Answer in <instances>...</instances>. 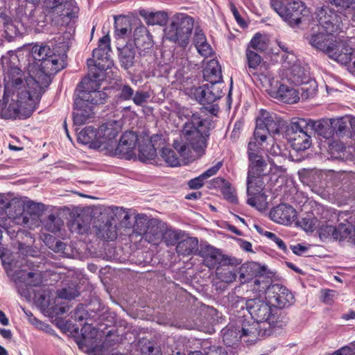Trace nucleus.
<instances>
[{
  "label": "nucleus",
  "mask_w": 355,
  "mask_h": 355,
  "mask_svg": "<svg viewBox=\"0 0 355 355\" xmlns=\"http://www.w3.org/2000/svg\"><path fill=\"white\" fill-rule=\"evenodd\" d=\"M77 12L73 15H64L65 11L59 13L53 12L47 10L49 12L53 15H57L53 19L55 24L60 26V31L62 35L58 36V54L51 55L50 58L44 60L41 62H37L38 70L35 73V77H31L26 79V84L29 89L36 92V96H42L45 92V89L51 83V77L56 74L58 71L64 69L66 66L65 58L67 52L69 50V43L73 37L74 33L73 23L71 20L78 17L79 8L74 0H72Z\"/></svg>",
  "instance_id": "f257e3e1"
},
{
  "label": "nucleus",
  "mask_w": 355,
  "mask_h": 355,
  "mask_svg": "<svg viewBox=\"0 0 355 355\" xmlns=\"http://www.w3.org/2000/svg\"><path fill=\"white\" fill-rule=\"evenodd\" d=\"M180 119H187L180 140L173 142L174 148L184 159L192 160L205 153L210 131L215 128L211 116H205L186 107L178 109Z\"/></svg>",
  "instance_id": "f03ea898"
},
{
  "label": "nucleus",
  "mask_w": 355,
  "mask_h": 355,
  "mask_svg": "<svg viewBox=\"0 0 355 355\" xmlns=\"http://www.w3.org/2000/svg\"><path fill=\"white\" fill-rule=\"evenodd\" d=\"M29 89L18 92L4 90L3 98L0 100V117L14 119L30 117L41 96L37 97L36 92Z\"/></svg>",
  "instance_id": "7ed1b4c3"
},
{
  "label": "nucleus",
  "mask_w": 355,
  "mask_h": 355,
  "mask_svg": "<svg viewBox=\"0 0 355 355\" xmlns=\"http://www.w3.org/2000/svg\"><path fill=\"white\" fill-rule=\"evenodd\" d=\"M307 39L313 47L327 53L329 58L342 64H347L352 60L354 49L346 42L336 40L334 34L312 28Z\"/></svg>",
  "instance_id": "20e7f679"
},
{
  "label": "nucleus",
  "mask_w": 355,
  "mask_h": 355,
  "mask_svg": "<svg viewBox=\"0 0 355 355\" xmlns=\"http://www.w3.org/2000/svg\"><path fill=\"white\" fill-rule=\"evenodd\" d=\"M46 206L42 203L35 202L32 200H28L22 207L19 202L15 200H8L4 194L0 193V221L5 222L8 219L16 220L23 212L25 216L23 217L22 222H28L29 215L33 220H37L45 210Z\"/></svg>",
  "instance_id": "39448f33"
},
{
  "label": "nucleus",
  "mask_w": 355,
  "mask_h": 355,
  "mask_svg": "<svg viewBox=\"0 0 355 355\" xmlns=\"http://www.w3.org/2000/svg\"><path fill=\"white\" fill-rule=\"evenodd\" d=\"M1 64L6 91L17 92L30 90L26 84V79L31 76H25L21 69L18 56L13 52H8L1 58Z\"/></svg>",
  "instance_id": "423d86ee"
},
{
  "label": "nucleus",
  "mask_w": 355,
  "mask_h": 355,
  "mask_svg": "<svg viewBox=\"0 0 355 355\" xmlns=\"http://www.w3.org/2000/svg\"><path fill=\"white\" fill-rule=\"evenodd\" d=\"M194 20L187 14L179 13L174 15L170 24L164 30L166 40L187 46L193 28Z\"/></svg>",
  "instance_id": "0eeeda50"
},
{
  "label": "nucleus",
  "mask_w": 355,
  "mask_h": 355,
  "mask_svg": "<svg viewBox=\"0 0 355 355\" xmlns=\"http://www.w3.org/2000/svg\"><path fill=\"white\" fill-rule=\"evenodd\" d=\"M164 225L166 223H132L131 227H125L121 234L128 235L131 243L144 239L150 243L157 245L162 241Z\"/></svg>",
  "instance_id": "6e6552de"
},
{
  "label": "nucleus",
  "mask_w": 355,
  "mask_h": 355,
  "mask_svg": "<svg viewBox=\"0 0 355 355\" xmlns=\"http://www.w3.org/2000/svg\"><path fill=\"white\" fill-rule=\"evenodd\" d=\"M311 134L307 119H293L286 130V135L295 151H304L311 146Z\"/></svg>",
  "instance_id": "1a4fd4ad"
},
{
  "label": "nucleus",
  "mask_w": 355,
  "mask_h": 355,
  "mask_svg": "<svg viewBox=\"0 0 355 355\" xmlns=\"http://www.w3.org/2000/svg\"><path fill=\"white\" fill-rule=\"evenodd\" d=\"M270 5L276 12L292 26H297L301 23L302 17L306 15L307 10L304 3L300 0H270Z\"/></svg>",
  "instance_id": "9d476101"
},
{
  "label": "nucleus",
  "mask_w": 355,
  "mask_h": 355,
  "mask_svg": "<svg viewBox=\"0 0 355 355\" xmlns=\"http://www.w3.org/2000/svg\"><path fill=\"white\" fill-rule=\"evenodd\" d=\"M266 274V267L254 261L243 263L239 269L241 282L245 283L254 279L253 290L258 293H263L270 283V278Z\"/></svg>",
  "instance_id": "9b49d317"
},
{
  "label": "nucleus",
  "mask_w": 355,
  "mask_h": 355,
  "mask_svg": "<svg viewBox=\"0 0 355 355\" xmlns=\"http://www.w3.org/2000/svg\"><path fill=\"white\" fill-rule=\"evenodd\" d=\"M138 141L137 135L132 131L124 132L116 144H110L105 147L104 154L116 156L122 159L136 158V145Z\"/></svg>",
  "instance_id": "f8f14e48"
},
{
  "label": "nucleus",
  "mask_w": 355,
  "mask_h": 355,
  "mask_svg": "<svg viewBox=\"0 0 355 355\" xmlns=\"http://www.w3.org/2000/svg\"><path fill=\"white\" fill-rule=\"evenodd\" d=\"M236 330L239 332L241 338H247L245 342L254 343L257 340L270 336L272 333L271 329L262 327L261 324L252 318H245V315H236Z\"/></svg>",
  "instance_id": "ddd939ff"
},
{
  "label": "nucleus",
  "mask_w": 355,
  "mask_h": 355,
  "mask_svg": "<svg viewBox=\"0 0 355 355\" xmlns=\"http://www.w3.org/2000/svg\"><path fill=\"white\" fill-rule=\"evenodd\" d=\"M249 304V313L251 318L261 323L262 327L270 329V323L274 322L275 320L277 309L270 301L257 298L250 299Z\"/></svg>",
  "instance_id": "4468645a"
},
{
  "label": "nucleus",
  "mask_w": 355,
  "mask_h": 355,
  "mask_svg": "<svg viewBox=\"0 0 355 355\" xmlns=\"http://www.w3.org/2000/svg\"><path fill=\"white\" fill-rule=\"evenodd\" d=\"M114 92L115 95L113 103L115 106H118L123 102L130 101H132L137 106H143L150 98V94L148 92L139 89L135 91L128 83H119L116 84Z\"/></svg>",
  "instance_id": "2eb2a0df"
},
{
  "label": "nucleus",
  "mask_w": 355,
  "mask_h": 355,
  "mask_svg": "<svg viewBox=\"0 0 355 355\" xmlns=\"http://www.w3.org/2000/svg\"><path fill=\"white\" fill-rule=\"evenodd\" d=\"M198 255L202 258L205 266L210 269L217 268L220 266L234 264V260L209 244L200 245Z\"/></svg>",
  "instance_id": "dca6fc26"
},
{
  "label": "nucleus",
  "mask_w": 355,
  "mask_h": 355,
  "mask_svg": "<svg viewBox=\"0 0 355 355\" xmlns=\"http://www.w3.org/2000/svg\"><path fill=\"white\" fill-rule=\"evenodd\" d=\"M316 18L325 32L334 34L342 29V16L330 6H322L316 12Z\"/></svg>",
  "instance_id": "f3484780"
},
{
  "label": "nucleus",
  "mask_w": 355,
  "mask_h": 355,
  "mask_svg": "<svg viewBox=\"0 0 355 355\" xmlns=\"http://www.w3.org/2000/svg\"><path fill=\"white\" fill-rule=\"evenodd\" d=\"M264 292L275 309L288 307L295 302L293 294L286 287L280 284L271 285L270 282Z\"/></svg>",
  "instance_id": "a211bd4d"
},
{
  "label": "nucleus",
  "mask_w": 355,
  "mask_h": 355,
  "mask_svg": "<svg viewBox=\"0 0 355 355\" xmlns=\"http://www.w3.org/2000/svg\"><path fill=\"white\" fill-rule=\"evenodd\" d=\"M223 85L207 83L196 88L193 95L201 105H211L223 96Z\"/></svg>",
  "instance_id": "6ab92c4d"
},
{
  "label": "nucleus",
  "mask_w": 355,
  "mask_h": 355,
  "mask_svg": "<svg viewBox=\"0 0 355 355\" xmlns=\"http://www.w3.org/2000/svg\"><path fill=\"white\" fill-rule=\"evenodd\" d=\"M58 211V220L63 222H87L90 220L92 209L90 207H56Z\"/></svg>",
  "instance_id": "aec40b11"
},
{
  "label": "nucleus",
  "mask_w": 355,
  "mask_h": 355,
  "mask_svg": "<svg viewBox=\"0 0 355 355\" xmlns=\"http://www.w3.org/2000/svg\"><path fill=\"white\" fill-rule=\"evenodd\" d=\"M132 223H99L96 226V236L105 241H112L118 237L124 240L128 235L122 234L125 227H131Z\"/></svg>",
  "instance_id": "412c9836"
},
{
  "label": "nucleus",
  "mask_w": 355,
  "mask_h": 355,
  "mask_svg": "<svg viewBox=\"0 0 355 355\" xmlns=\"http://www.w3.org/2000/svg\"><path fill=\"white\" fill-rule=\"evenodd\" d=\"M26 3L33 5H38L42 0H24ZM44 7L46 10H49L53 12L59 13L65 11V15H73L77 12L72 0H43Z\"/></svg>",
  "instance_id": "4be33fe9"
},
{
  "label": "nucleus",
  "mask_w": 355,
  "mask_h": 355,
  "mask_svg": "<svg viewBox=\"0 0 355 355\" xmlns=\"http://www.w3.org/2000/svg\"><path fill=\"white\" fill-rule=\"evenodd\" d=\"M334 135L338 138H352L354 130V117L345 115L338 118L331 119Z\"/></svg>",
  "instance_id": "5701e85b"
},
{
  "label": "nucleus",
  "mask_w": 355,
  "mask_h": 355,
  "mask_svg": "<svg viewBox=\"0 0 355 355\" xmlns=\"http://www.w3.org/2000/svg\"><path fill=\"white\" fill-rule=\"evenodd\" d=\"M269 217L274 222H298L297 210L288 203H280L272 208Z\"/></svg>",
  "instance_id": "b1692460"
},
{
  "label": "nucleus",
  "mask_w": 355,
  "mask_h": 355,
  "mask_svg": "<svg viewBox=\"0 0 355 355\" xmlns=\"http://www.w3.org/2000/svg\"><path fill=\"white\" fill-rule=\"evenodd\" d=\"M121 122L116 120H110L102 124L98 129L101 144H104L105 147L114 144L116 142V137L121 130Z\"/></svg>",
  "instance_id": "393cba45"
},
{
  "label": "nucleus",
  "mask_w": 355,
  "mask_h": 355,
  "mask_svg": "<svg viewBox=\"0 0 355 355\" xmlns=\"http://www.w3.org/2000/svg\"><path fill=\"white\" fill-rule=\"evenodd\" d=\"M317 233L322 241L327 239L343 241L350 234V231L347 228L345 223H340L338 228L328 223H322L317 230Z\"/></svg>",
  "instance_id": "a878e982"
},
{
  "label": "nucleus",
  "mask_w": 355,
  "mask_h": 355,
  "mask_svg": "<svg viewBox=\"0 0 355 355\" xmlns=\"http://www.w3.org/2000/svg\"><path fill=\"white\" fill-rule=\"evenodd\" d=\"M78 141L83 144H88L91 148L97 149L105 153V147L101 144L98 130L87 126L78 133Z\"/></svg>",
  "instance_id": "bb28decb"
},
{
  "label": "nucleus",
  "mask_w": 355,
  "mask_h": 355,
  "mask_svg": "<svg viewBox=\"0 0 355 355\" xmlns=\"http://www.w3.org/2000/svg\"><path fill=\"white\" fill-rule=\"evenodd\" d=\"M103 216H106V222H123L130 220L131 217L130 209H126L122 207L103 206L96 209Z\"/></svg>",
  "instance_id": "cd10ccee"
},
{
  "label": "nucleus",
  "mask_w": 355,
  "mask_h": 355,
  "mask_svg": "<svg viewBox=\"0 0 355 355\" xmlns=\"http://www.w3.org/2000/svg\"><path fill=\"white\" fill-rule=\"evenodd\" d=\"M58 37L55 39L52 48L49 44H35L31 51L30 56L33 61V63L37 65V62H41L44 60H46L51 57V55L58 54Z\"/></svg>",
  "instance_id": "c85d7f7f"
},
{
  "label": "nucleus",
  "mask_w": 355,
  "mask_h": 355,
  "mask_svg": "<svg viewBox=\"0 0 355 355\" xmlns=\"http://www.w3.org/2000/svg\"><path fill=\"white\" fill-rule=\"evenodd\" d=\"M89 87L88 85L85 89L80 91L75 98L81 100L85 105H92V109H93L94 105L104 103L107 98V94L105 92L96 89L89 90Z\"/></svg>",
  "instance_id": "c756f323"
},
{
  "label": "nucleus",
  "mask_w": 355,
  "mask_h": 355,
  "mask_svg": "<svg viewBox=\"0 0 355 355\" xmlns=\"http://www.w3.org/2000/svg\"><path fill=\"white\" fill-rule=\"evenodd\" d=\"M311 130L314 131L319 137L324 139L327 142L334 138V132L331 119L313 120L307 119Z\"/></svg>",
  "instance_id": "7c9ffc66"
},
{
  "label": "nucleus",
  "mask_w": 355,
  "mask_h": 355,
  "mask_svg": "<svg viewBox=\"0 0 355 355\" xmlns=\"http://www.w3.org/2000/svg\"><path fill=\"white\" fill-rule=\"evenodd\" d=\"M248 160V175L263 177L270 173L271 168L261 154L254 156L250 155Z\"/></svg>",
  "instance_id": "2f4dec72"
},
{
  "label": "nucleus",
  "mask_w": 355,
  "mask_h": 355,
  "mask_svg": "<svg viewBox=\"0 0 355 355\" xmlns=\"http://www.w3.org/2000/svg\"><path fill=\"white\" fill-rule=\"evenodd\" d=\"M264 124L269 135H277L285 125V121L279 117L275 113H270L266 110H261V116L258 118Z\"/></svg>",
  "instance_id": "473e14b6"
},
{
  "label": "nucleus",
  "mask_w": 355,
  "mask_h": 355,
  "mask_svg": "<svg viewBox=\"0 0 355 355\" xmlns=\"http://www.w3.org/2000/svg\"><path fill=\"white\" fill-rule=\"evenodd\" d=\"M175 250L180 256L198 255L200 250L198 239L196 237L189 236L184 234L181 240L177 243Z\"/></svg>",
  "instance_id": "72a5a7b5"
},
{
  "label": "nucleus",
  "mask_w": 355,
  "mask_h": 355,
  "mask_svg": "<svg viewBox=\"0 0 355 355\" xmlns=\"http://www.w3.org/2000/svg\"><path fill=\"white\" fill-rule=\"evenodd\" d=\"M93 114L92 105H85L81 100L74 98L73 122L75 126L85 124L88 119L92 117Z\"/></svg>",
  "instance_id": "f704fd0d"
},
{
  "label": "nucleus",
  "mask_w": 355,
  "mask_h": 355,
  "mask_svg": "<svg viewBox=\"0 0 355 355\" xmlns=\"http://www.w3.org/2000/svg\"><path fill=\"white\" fill-rule=\"evenodd\" d=\"M135 47L140 51L150 49L153 46V36L144 25L137 26L134 31Z\"/></svg>",
  "instance_id": "c9c22d12"
},
{
  "label": "nucleus",
  "mask_w": 355,
  "mask_h": 355,
  "mask_svg": "<svg viewBox=\"0 0 355 355\" xmlns=\"http://www.w3.org/2000/svg\"><path fill=\"white\" fill-rule=\"evenodd\" d=\"M203 78L209 83L223 85L221 67L218 60H211L203 70Z\"/></svg>",
  "instance_id": "e433bc0d"
},
{
  "label": "nucleus",
  "mask_w": 355,
  "mask_h": 355,
  "mask_svg": "<svg viewBox=\"0 0 355 355\" xmlns=\"http://www.w3.org/2000/svg\"><path fill=\"white\" fill-rule=\"evenodd\" d=\"M119 59L121 66L128 70L132 67L135 62L136 48L132 42H129L122 48H118Z\"/></svg>",
  "instance_id": "4c0bfd02"
},
{
  "label": "nucleus",
  "mask_w": 355,
  "mask_h": 355,
  "mask_svg": "<svg viewBox=\"0 0 355 355\" xmlns=\"http://www.w3.org/2000/svg\"><path fill=\"white\" fill-rule=\"evenodd\" d=\"M263 177H251L248 175L247 179V192L248 196H252L247 200L248 203L252 206H257L256 195L259 194L264 188Z\"/></svg>",
  "instance_id": "58836bf2"
},
{
  "label": "nucleus",
  "mask_w": 355,
  "mask_h": 355,
  "mask_svg": "<svg viewBox=\"0 0 355 355\" xmlns=\"http://www.w3.org/2000/svg\"><path fill=\"white\" fill-rule=\"evenodd\" d=\"M17 279L28 287H38L43 283V273L39 270L28 272L21 270L17 274Z\"/></svg>",
  "instance_id": "ea45409f"
},
{
  "label": "nucleus",
  "mask_w": 355,
  "mask_h": 355,
  "mask_svg": "<svg viewBox=\"0 0 355 355\" xmlns=\"http://www.w3.org/2000/svg\"><path fill=\"white\" fill-rule=\"evenodd\" d=\"M290 80L296 85L306 83L310 79L309 72L306 70L300 63H295L290 68Z\"/></svg>",
  "instance_id": "a19ab883"
},
{
  "label": "nucleus",
  "mask_w": 355,
  "mask_h": 355,
  "mask_svg": "<svg viewBox=\"0 0 355 355\" xmlns=\"http://www.w3.org/2000/svg\"><path fill=\"white\" fill-rule=\"evenodd\" d=\"M221 166L222 162H218L216 165L209 168L199 176L190 180L188 182L189 188L191 189H198L202 187L204 184L205 180L214 175L219 171Z\"/></svg>",
  "instance_id": "79ce46f5"
},
{
  "label": "nucleus",
  "mask_w": 355,
  "mask_h": 355,
  "mask_svg": "<svg viewBox=\"0 0 355 355\" xmlns=\"http://www.w3.org/2000/svg\"><path fill=\"white\" fill-rule=\"evenodd\" d=\"M284 201L304 205L308 200L307 196L302 191H300L295 186H286L282 197Z\"/></svg>",
  "instance_id": "37998d69"
},
{
  "label": "nucleus",
  "mask_w": 355,
  "mask_h": 355,
  "mask_svg": "<svg viewBox=\"0 0 355 355\" xmlns=\"http://www.w3.org/2000/svg\"><path fill=\"white\" fill-rule=\"evenodd\" d=\"M277 96L284 103L293 104L300 100L298 92L285 85H281L277 90Z\"/></svg>",
  "instance_id": "c03bdc74"
},
{
  "label": "nucleus",
  "mask_w": 355,
  "mask_h": 355,
  "mask_svg": "<svg viewBox=\"0 0 355 355\" xmlns=\"http://www.w3.org/2000/svg\"><path fill=\"white\" fill-rule=\"evenodd\" d=\"M157 156L156 150L144 140L138 145V159L142 162H150Z\"/></svg>",
  "instance_id": "a18cd8bd"
},
{
  "label": "nucleus",
  "mask_w": 355,
  "mask_h": 355,
  "mask_svg": "<svg viewBox=\"0 0 355 355\" xmlns=\"http://www.w3.org/2000/svg\"><path fill=\"white\" fill-rule=\"evenodd\" d=\"M221 332L223 341L227 346L232 347L241 339L239 332L236 330V324L228 325Z\"/></svg>",
  "instance_id": "49530a36"
},
{
  "label": "nucleus",
  "mask_w": 355,
  "mask_h": 355,
  "mask_svg": "<svg viewBox=\"0 0 355 355\" xmlns=\"http://www.w3.org/2000/svg\"><path fill=\"white\" fill-rule=\"evenodd\" d=\"M327 146H324L327 148L328 154L330 155L331 159H343L344 150L345 146L340 141L334 139L327 142Z\"/></svg>",
  "instance_id": "de8ad7c7"
},
{
  "label": "nucleus",
  "mask_w": 355,
  "mask_h": 355,
  "mask_svg": "<svg viewBox=\"0 0 355 355\" xmlns=\"http://www.w3.org/2000/svg\"><path fill=\"white\" fill-rule=\"evenodd\" d=\"M184 234V232L168 228L166 225H164L162 240H164L168 245H174L181 240Z\"/></svg>",
  "instance_id": "09e8293b"
},
{
  "label": "nucleus",
  "mask_w": 355,
  "mask_h": 355,
  "mask_svg": "<svg viewBox=\"0 0 355 355\" xmlns=\"http://www.w3.org/2000/svg\"><path fill=\"white\" fill-rule=\"evenodd\" d=\"M233 264L227 266H220L216 269V276L222 282L230 283L234 282L236 278V273L232 270Z\"/></svg>",
  "instance_id": "8fccbe9b"
},
{
  "label": "nucleus",
  "mask_w": 355,
  "mask_h": 355,
  "mask_svg": "<svg viewBox=\"0 0 355 355\" xmlns=\"http://www.w3.org/2000/svg\"><path fill=\"white\" fill-rule=\"evenodd\" d=\"M115 35L119 37H124L131 31L130 21L121 17H114Z\"/></svg>",
  "instance_id": "3c124183"
},
{
  "label": "nucleus",
  "mask_w": 355,
  "mask_h": 355,
  "mask_svg": "<svg viewBox=\"0 0 355 355\" xmlns=\"http://www.w3.org/2000/svg\"><path fill=\"white\" fill-rule=\"evenodd\" d=\"M87 65L89 69V74L92 76L95 79H98L100 78V75L96 71L98 70L100 72L109 69V65L106 64H103L102 62L95 59V58H90L88 59L87 61Z\"/></svg>",
  "instance_id": "603ef678"
},
{
  "label": "nucleus",
  "mask_w": 355,
  "mask_h": 355,
  "mask_svg": "<svg viewBox=\"0 0 355 355\" xmlns=\"http://www.w3.org/2000/svg\"><path fill=\"white\" fill-rule=\"evenodd\" d=\"M249 300L239 296H232L231 300V311L233 313L239 314L241 311H247L249 313Z\"/></svg>",
  "instance_id": "864d4df0"
},
{
  "label": "nucleus",
  "mask_w": 355,
  "mask_h": 355,
  "mask_svg": "<svg viewBox=\"0 0 355 355\" xmlns=\"http://www.w3.org/2000/svg\"><path fill=\"white\" fill-rule=\"evenodd\" d=\"M149 25H163L166 22L167 15L164 12H147L144 15Z\"/></svg>",
  "instance_id": "5fc2aeb1"
},
{
  "label": "nucleus",
  "mask_w": 355,
  "mask_h": 355,
  "mask_svg": "<svg viewBox=\"0 0 355 355\" xmlns=\"http://www.w3.org/2000/svg\"><path fill=\"white\" fill-rule=\"evenodd\" d=\"M140 351L142 355H162L159 348L155 347L149 340L139 342Z\"/></svg>",
  "instance_id": "6e6d98bb"
},
{
  "label": "nucleus",
  "mask_w": 355,
  "mask_h": 355,
  "mask_svg": "<svg viewBox=\"0 0 355 355\" xmlns=\"http://www.w3.org/2000/svg\"><path fill=\"white\" fill-rule=\"evenodd\" d=\"M264 124L259 119L256 121V128L254 132L253 139L262 144L267 139L268 131L263 128Z\"/></svg>",
  "instance_id": "4d7b16f0"
},
{
  "label": "nucleus",
  "mask_w": 355,
  "mask_h": 355,
  "mask_svg": "<svg viewBox=\"0 0 355 355\" xmlns=\"http://www.w3.org/2000/svg\"><path fill=\"white\" fill-rule=\"evenodd\" d=\"M150 146L153 148L156 152L159 150L161 154L164 149H166V140L162 135H153L149 140H147Z\"/></svg>",
  "instance_id": "13d9d810"
},
{
  "label": "nucleus",
  "mask_w": 355,
  "mask_h": 355,
  "mask_svg": "<svg viewBox=\"0 0 355 355\" xmlns=\"http://www.w3.org/2000/svg\"><path fill=\"white\" fill-rule=\"evenodd\" d=\"M110 50H105L101 47H98L93 51V58L102 62L103 64L109 65V69L111 68L112 64V61L110 60L109 52Z\"/></svg>",
  "instance_id": "bf43d9fd"
},
{
  "label": "nucleus",
  "mask_w": 355,
  "mask_h": 355,
  "mask_svg": "<svg viewBox=\"0 0 355 355\" xmlns=\"http://www.w3.org/2000/svg\"><path fill=\"white\" fill-rule=\"evenodd\" d=\"M301 85H302L301 87L302 98H309L315 96L317 91V84L315 80L310 78L308 83Z\"/></svg>",
  "instance_id": "052dcab7"
},
{
  "label": "nucleus",
  "mask_w": 355,
  "mask_h": 355,
  "mask_svg": "<svg viewBox=\"0 0 355 355\" xmlns=\"http://www.w3.org/2000/svg\"><path fill=\"white\" fill-rule=\"evenodd\" d=\"M160 156L168 166H176L180 163L175 153L171 148L164 149Z\"/></svg>",
  "instance_id": "680f3d73"
},
{
  "label": "nucleus",
  "mask_w": 355,
  "mask_h": 355,
  "mask_svg": "<svg viewBox=\"0 0 355 355\" xmlns=\"http://www.w3.org/2000/svg\"><path fill=\"white\" fill-rule=\"evenodd\" d=\"M78 295L79 292L75 286L65 287L58 291V296L61 299L70 300Z\"/></svg>",
  "instance_id": "e2e57ef3"
},
{
  "label": "nucleus",
  "mask_w": 355,
  "mask_h": 355,
  "mask_svg": "<svg viewBox=\"0 0 355 355\" xmlns=\"http://www.w3.org/2000/svg\"><path fill=\"white\" fill-rule=\"evenodd\" d=\"M246 58L248 62V66L250 69H256L261 63V56L253 50L247 49Z\"/></svg>",
  "instance_id": "0e129e2a"
},
{
  "label": "nucleus",
  "mask_w": 355,
  "mask_h": 355,
  "mask_svg": "<svg viewBox=\"0 0 355 355\" xmlns=\"http://www.w3.org/2000/svg\"><path fill=\"white\" fill-rule=\"evenodd\" d=\"M329 1L331 6H334L338 10H343L351 8L354 11V8L352 6L355 3V0H329ZM352 15L353 18L355 16V12H352Z\"/></svg>",
  "instance_id": "69168bd1"
},
{
  "label": "nucleus",
  "mask_w": 355,
  "mask_h": 355,
  "mask_svg": "<svg viewBox=\"0 0 355 355\" xmlns=\"http://www.w3.org/2000/svg\"><path fill=\"white\" fill-rule=\"evenodd\" d=\"M221 191L224 198L230 202L232 204H236L238 202L236 191L234 188L231 187L230 183L223 187V189Z\"/></svg>",
  "instance_id": "338daca9"
},
{
  "label": "nucleus",
  "mask_w": 355,
  "mask_h": 355,
  "mask_svg": "<svg viewBox=\"0 0 355 355\" xmlns=\"http://www.w3.org/2000/svg\"><path fill=\"white\" fill-rule=\"evenodd\" d=\"M69 229L72 232L76 230L79 234H88L91 223H67Z\"/></svg>",
  "instance_id": "774afa93"
}]
</instances>
